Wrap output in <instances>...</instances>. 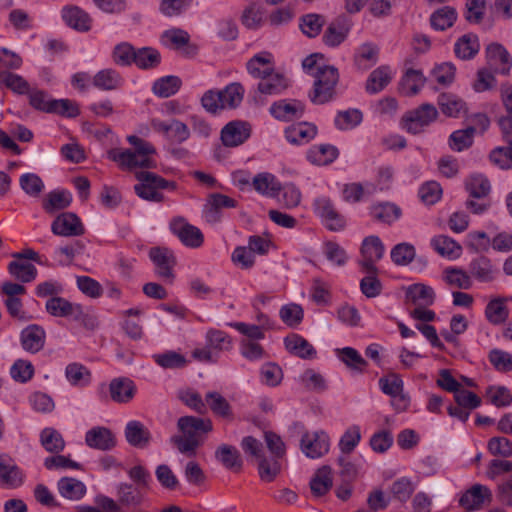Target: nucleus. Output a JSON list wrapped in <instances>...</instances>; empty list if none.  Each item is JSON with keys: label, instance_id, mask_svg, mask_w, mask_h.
Returning <instances> with one entry per match:
<instances>
[{"label": "nucleus", "instance_id": "f257e3e1", "mask_svg": "<svg viewBox=\"0 0 512 512\" xmlns=\"http://www.w3.org/2000/svg\"><path fill=\"white\" fill-rule=\"evenodd\" d=\"M126 140L132 148H113L107 152L108 158L115 162L119 169L134 172L137 169L156 168L155 146L136 135H128Z\"/></svg>", "mask_w": 512, "mask_h": 512}, {"label": "nucleus", "instance_id": "f03ea898", "mask_svg": "<svg viewBox=\"0 0 512 512\" xmlns=\"http://www.w3.org/2000/svg\"><path fill=\"white\" fill-rule=\"evenodd\" d=\"M246 67L249 74L260 79L257 90L261 95H278L289 86L284 75L274 72L272 56L268 52L253 56Z\"/></svg>", "mask_w": 512, "mask_h": 512}, {"label": "nucleus", "instance_id": "7ed1b4c3", "mask_svg": "<svg viewBox=\"0 0 512 512\" xmlns=\"http://www.w3.org/2000/svg\"><path fill=\"white\" fill-rule=\"evenodd\" d=\"M339 81V73L334 66L324 65L318 67L315 73L313 90L309 93L312 103L321 105L331 101L336 95V85Z\"/></svg>", "mask_w": 512, "mask_h": 512}, {"label": "nucleus", "instance_id": "20e7f679", "mask_svg": "<svg viewBox=\"0 0 512 512\" xmlns=\"http://www.w3.org/2000/svg\"><path fill=\"white\" fill-rule=\"evenodd\" d=\"M438 117V111L433 104L423 103L416 109L403 115L401 123L410 134H420Z\"/></svg>", "mask_w": 512, "mask_h": 512}, {"label": "nucleus", "instance_id": "39448f33", "mask_svg": "<svg viewBox=\"0 0 512 512\" xmlns=\"http://www.w3.org/2000/svg\"><path fill=\"white\" fill-rule=\"evenodd\" d=\"M162 45L184 58H194L198 46L190 41L189 33L181 28H171L162 33Z\"/></svg>", "mask_w": 512, "mask_h": 512}, {"label": "nucleus", "instance_id": "423d86ee", "mask_svg": "<svg viewBox=\"0 0 512 512\" xmlns=\"http://www.w3.org/2000/svg\"><path fill=\"white\" fill-rule=\"evenodd\" d=\"M314 213L330 231H342L346 227L345 217L335 208L330 198L320 196L314 200Z\"/></svg>", "mask_w": 512, "mask_h": 512}, {"label": "nucleus", "instance_id": "0eeeda50", "mask_svg": "<svg viewBox=\"0 0 512 512\" xmlns=\"http://www.w3.org/2000/svg\"><path fill=\"white\" fill-rule=\"evenodd\" d=\"M384 253L385 246L378 236L364 238L361 245L362 260L359 261L362 272H379L376 263L383 258Z\"/></svg>", "mask_w": 512, "mask_h": 512}, {"label": "nucleus", "instance_id": "6e6552de", "mask_svg": "<svg viewBox=\"0 0 512 512\" xmlns=\"http://www.w3.org/2000/svg\"><path fill=\"white\" fill-rule=\"evenodd\" d=\"M169 229L180 242L192 249L200 248L204 243V235L202 231L188 223L183 217H177L169 223Z\"/></svg>", "mask_w": 512, "mask_h": 512}, {"label": "nucleus", "instance_id": "1a4fd4ad", "mask_svg": "<svg viewBox=\"0 0 512 512\" xmlns=\"http://www.w3.org/2000/svg\"><path fill=\"white\" fill-rule=\"evenodd\" d=\"M45 308L54 317H72L76 321H84L88 318L93 322V319L83 311L81 305L73 304L59 296L49 298Z\"/></svg>", "mask_w": 512, "mask_h": 512}, {"label": "nucleus", "instance_id": "9d476101", "mask_svg": "<svg viewBox=\"0 0 512 512\" xmlns=\"http://www.w3.org/2000/svg\"><path fill=\"white\" fill-rule=\"evenodd\" d=\"M51 231L57 236L77 237L85 233V227L75 213L64 212L53 220Z\"/></svg>", "mask_w": 512, "mask_h": 512}, {"label": "nucleus", "instance_id": "9b49d317", "mask_svg": "<svg viewBox=\"0 0 512 512\" xmlns=\"http://www.w3.org/2000/svg\"><path fill=\"white\" fill-rule=\"evenodd\" d=\"M300 447L302 452L309 458H320L329 451L330 439L329 436L323 432H306L303 434Z\"/></svg>", "mask_w": 512, "mask_h": 512}, {"label": "nucleus", "instance_id": "f8f14e48", "mask_svg": "<svg viewBox=\"0 0 512 512\" xmlns=\"http://www.w3.org/2000/svg\"><path fill=\"white\" fill-rule=\"evenodd\" d=\"M352 27L351 19L342 14L337 16L326 28L322 40L329 47H337L347 38Z\"/></svg>", "mask_w": 512, "mask_h": 512}, {"label": "nucleus", "instance_id": "ddd939ff", "mask_svg": "<svg viewBox=\"0 0 512 512\" xmlns=\"http://www.w3.org/2000/svg\"><path fill=\"white\" fill-rule=\"evenodd\" d=\"M135 176L139 182L134 186L135 193L145 200L160 201V178L148 171L136 172Z\"/></svg>", "mask_w": 512, "mask_h": 512}, {"label": "nucleus", "instance_id": "4468645a", "mask_svg": "<svg viewBox=\"0 0 512 512\" xmlns=\"http://www.w3.org/2000/svg\"><path fill=\"white\" fill-rule=\"evenodd\" d=\"M250 135L251 125L245 121L235 120L222 128L221 140L226 147H236L243 144Z\"/></svg>", "mask_w": 512, "mask_h": 512}, {"label": "nucleus", "instance_id": "2eb2a0df", "mask_svg": "<svg viewBox=\"0 0 512 512\" xmlns=\"http://www.w3.org/2000/svg\"><path fill=\"white\" fill-rule=\"evenodd\" d=\"M487 63L496 73L508 75L512 67V58L500 43H490L485 49Z\"/></svg>", "mask_w": 512, "mask_h": 512}, {"label": "nucleus", "instance_id": "dca6fc26", "mask_svg": "<svg viewBox=\"0 0 512 512\" xmlns=\"http://www.w3.org/2000/svg\"><path fill=\"white\" fill-rule=\"evenodd\" d=\"M85 443L92 449L109 451L116 446L117 442L115 435L109 428L96 426L86 432Z\"/></svg>", "mask_w": 512, "mask_h": 512}, {"label": "nucleus", "instance_id": "f3484780", "mask_svg": "<svg viewBox=\"0 0 512 512\" xmlns=\"http://www.w3.org/2000/svg\"><path fill=\"white\" fill-rule=\"evenodd\" d=\"M238 202L221 193H212L207 198L205 204V218L210 223H215L221 220V210L224 208H236Z\"/></svg>", "mask_w": 512, "mask_h": 512}, {"label": "nucleus", "instance_id": "a211bd4d", "mask_svg": "<svg viewBox=\"0 0 512 512\" xmlns=\"http://www.w3.org/2000/svg\"><path fill=\"white\" fill-rule=\"evenodd\" d=\"M269 110L270 113L278 120L292 121L303 116L305 106L298 100H292L290 102L286 100H280L274 102Z\"/></svg>", "mask_w": 512, "mask_h": 512}, {"label": "nucleus", "instance_id": "6ab92c4d", "mask_svg": "<svg viewBox=\"0 0 512 512\" xmlns=\"http://www.w3.org/2000/svg\"><path fill=\"white\" fill-rule=\"evenodd\" d=\"M45 330L36 324H32L24 328L20 334L22 348L29 353H37L43 349L45 345Z\"/></svg>", "mask_w": 512, "mask_h": 512}, {"label": "nucleus", "instance_id": "aec40b11", "mask_svg": "<svg viewBox=\"0 0 512 512\" xmlns=\"http://www.w3.org/2000/svg\"><path fill=\"white\" fill-rule=\"evenodd\" d=\"M178 428L184 435L200 438L213 430V424L209 418L183 416L178 419Z\"/></svg>", "mask_w": 512, "mask_h": 512}, {"label": "nucleus", "instance_id": "412c9836", "mask_svg": "<svg viewBox=\"0 0 512 512\" xmlns=\"http://www.w3.org/2000/svg\"><path fill=\"white\" fill-rule=\"evenodd\" d=\"M111 399L116 403H129L135 396L136 386L126 377L113 379L109 384Z\"/></svg>", "mask_w": 512, "mask_h": 512}, {"label": "nucleus", "instance_id": "4be33fe9", "mask_svg": "<svg viewBox=\"0 0 512 512\" xmlns=\"http://www.w3.org/2000/svg\"><path fill=\"white\" fill-rule=\"evenodd\" d=\"M486 500H491V491L486 486L476 484L460 497L459 504L464 509L472 511L479 509Z\"/></svg>", "mask_w": 512, "mask_h": 512}, {"label": "nucleus", "instance_id": "5701e85b", "mask_svg": "<svg viewBox=\"0 0 512 512\" xmlns=\"http://www.w3.org/2000/svg\"><path fill=\"white\" fill-rule=\"evenodd\" d=\"M23 483V473L6 456L0 457V486L16 488Z\"/></svg>", "mask_w": 512, "mask_h": 512}, {"label": "nucleus", "instance_id": "b1692460", "mask_svg": "<svg viewBox=\"0 0 512 512\" xmlns=\"http://www.w3.org/2000/svg\"><path fill=\"white\" fill-rule=\"evenodd\" d=\"M317 134V127L308 122L293 124L285 129V137L291 144H306Z\"/></svg>", "mask_w": 512, "mask_h": 512}, {"label": "nucleus", "instance_id": "393cba45", "mask_svg": "<svg viewBox=\"0 0 512 512\" xmlns=\"http://www.w3.org/2000/svg\"><path fill=\"white\" fill-rule=\"evenodd\" d=\"M62 18L64 22L71 28L86 32L91 28L90 16L77 6H65L62 9Z\"/></svg>", "mask_w": 512, "mask_h": 512}, {"label": "nucleus", "instance_id": "a878e982", "mask_svg": "<svg viewBox=\"0 0 512 512\" xmlns=\"http://www.w3.org/2000/svg\"><path fill=\"white\" fill-rule=\"evenodd\" d=\"M215 458L226 469L240 472L243 467V461L239 450L229 444H221L215 451Z\"/></svg>", "mask_w": 512, "mask_h": 512}, {"label": "nucleus", "instance_id": "bb28decb", "mask_svg": "<svg viewBox=\"0 0 512 512\" xmlns=\"http://www.w3.org/2000/svg\"><path fill=\"white\" fill-rule=\"evenodd\" d=\"M505 146L496 147L490 152L489 159L501 169L512 168V132L501 131Z\"/></svg>", "mask_w": 512, "mask_h": 512}, {"label": "nucleus", "instance_id": "cd10ccee", "mask_svg": "<svg viewBox=\"0 0 512 512\" xmlns=\"http://www.w3.org/2000/svg\"><path fill=\"white\" fill-rule=\"evenodd\" d=\"M285 348L302 359H312L317 351L313 345L302 336L292 333L284 339Z\"/></svg>", "mask_w": 512, "mask_h": 512}, {"label": "nucleus", "instance_id": "c85d7f7f", "mask_svg": "<svg viewBox=\"0 0 512 512\" xmlns=\"http://www.w3.org/2000/svg\"><path fill=\"white\" fill-rule=\"evenodd\" d=\"M333 486L332 469L328 465H323L316 470L310 480L311 493L315 497L326 495Z\"/></svg>", "mask_w": 512, "mask_h": 512}, {"label": "nucleus", "instance_id": "c756f323", "mask_svg": "<svg viewBox=\"0 0 512 512\" xmlns=\"http://www.w3.org/2000/svg\"><path fill=\"white\" fill-rule=\"evenodd\" d=\"M252 186L258 193L270 198L278 197L281 192V183L268 172L257 174L253 178Z\"/></svg>", "mask_w": 512, "mask_h": 512}, {"label": "nucleus", "instance_id": "7c9ffc66", "mask_svg": "<svg viewBox=\"0 0 512 512\" xmlns=\"http://www.w3.org/2000/svg\"><path fill=\"white\" fill-rule=\"evenodd\" d=\"M480 50L479 37L474 33H467L457 39L454 45L455 55L462 60L473 59Z\"/></svg>", "mask_w": 512, "mask_h": 512}, {"label": "nucleus", "instance_id": "2f4dec72", "mask_svg": "<svg viewBox=\"0 0 512 512\" xmlns=\"http://www.w3.org/2000/svg\"><path fill=\"white\" fill-rule=\"evenodd\" d=\"M124 434L127 442L137 448L147 446L151 439L149 430L136 420L127 423Z\"/></svg>", "mask_w": 512, "mask_h": 512}, {"label": "nucleus", "instance_id": "473e14b6", "mask_svg": "<svg viewBox=\"0 0 512 512\" xmlns=\"http://www.w3.org/2000/svg\"><path fill=\"white\" fill-rule=\"evenodd\" d=\"M438 105L441 112L452 118L460 117L461 113L467 112L466 103L457 95L452 93H442L438 96Z\"/></svg>", "mask_w": 512, "mask_h": 512}, {"label": "nucleus", "instance_id": "72a5a7b5", "mask_svg": "<svg viewBox=\"0 0 512 512\" xmlns=\"http://www.w3.org/2000/svg\"><path fill=\"white\" fill-rule=\"evenodd\" d=\"M496 269L491 260L485 256L473 259L469 264V273L480 282H490L495 277Z\"/></svg>", "mask_w": 512, "mask_h": 512}, {"label": "nucleus", "instance_id": "f704fd0d", "mask_svg": "<svg viewBox=\"0 0 512 512\" xmlns=\"http://www.w3.org/2000/svg\"><path fill=\"white\" fill-rule=\"evenodd\" d=\"M162 134L172 144H180L190 136L188 126L176 119L162 122Z\"/></svg>", "mask_w": 512, "mask_h": 512}, {"label": "nucleus", "instance_id": "c9c22d12", "mask_svg": "<svg viewBox=\"0 0 512 512\" xmlns=\"http://www.w3.org/2000/svg\"><path fill=\"white\" fill-rule=\"evenodd\" d=\"M379 48L373 43H363L354 55L355 65L362 70H367L378 61Z\"/></svg>", "mask_w": 512, "mask_h": 512}, {"label": "nucleus", "instance_id": "e433bc0d", "mask_svg": "<svg viewBox=\"0 0 512 512\" xmlns=\"http://www.w3.org/2000/svg\"><path fill=\"white\" fill-rule=\"evenodd\" d=\"M434 298V290L421 283L410 285L406 291V299L417 306H430Z\"/></svg>", "mask_w": 512, "mask_h": 512}, {"label": "nucleus", "instance_id": "4c0bfd02", "mask_svg": "<svg viewBox=\"0 0 512 512\" xmlns=\"http://www.w3.org/2000/svg\"><path fill=\"white\" fill-rule=\"evenodd\" d=\"M336 354L339 360H341L351 371L363 373L368 366V362L355 348L344 347L337 349Z\"/></svg>", "mask_w": 512, "mask_h": 512}, {"label": "nucleus", "instance_id": "58836bf2", "mask_svg": "<svg viewBox=\"0 0 512 512\" xmlns=\"http://www.w3.org/2000/svg\"><path fill=\"white\" fill-rule=\"evenodd\" d=\"M338 156V149L330 144H320L312 146L308 153V160L317 165H328Z\"/></svg>", "mask_w": 512, "mask_h": 512}, {"label": "nucleus", "instance_id": "ea45409f", "mask_svg": "<svg viewBox=\"0 0 512 512\" xmlns=\"http://www.w3.org/2000/svg\"><path fill=\"white\" fill-rule=\"evenodd\" d=\"M420 70L408 69L399 83V90L406 96L416 95L425 83Z\"/></svg>", "mask_w": 512, "mask_h": 512}, {"label": "nucleus", "instance_id": "a19ab883", "mask_svg": "<svg viewBox=\"0 0 512 512\" xmlns=\"http://www.w3.org/2000/svg\"><path fill=\"white\" fill-rule=\"evenodd\" d=\"M457 20V12L451 6H444L434 11L430 16L431 27L437 31H445L452 27Z\"/></svg>", "mask_w": 512, "mask_h": 512}, {"label": "nucleus", "instance_id": "79ce46f5", "mask_svg": "<svg viewBox=\"0 0 512 512\" xmlns=\"http://www.w3.org/2000/svg\"><path fill=\"white\" fill-rule=\"evenodd\" d=\"M206 408L209 407L215 416L232 419L233 412L229 402L218 392H208L205 395Z\"/></svg>", "mask_w": 512, "mask_h": 512}, {"label": "nucleus", "instance_id": "37998d69", "mask_svg": "<svg viewBox=\"0 0 512 512\" xmlns=\"http://www.w3.org/2000/svg\"><path fill=\"white\" fill-rule=\"evenodd\" d=\"M40 443L47 452L53 454L62 452L66 445L62 434L52 427H46L40 432Z\"/></svg>", "mask_w": 512, "mask_h": 512}, {"label": "nucleus", "instance_id": "c03bdc74", "mask_svg": "<svg viewBox=\"0 0 512 512\" xmlns=\"http://www.w3.org/2000/svg\"><path fill=\"white\" fill-rule=\"evenodd\" d=\"M123 84L121 75L113 69H103L93 77V85L100 90H116Z\"/></svg>", "mask_w": 512, "mask_h": 512}, {"label": "nucleus", "instance_id": "a18cd8bd", "mask_svg": "<svg viewBox=\"0 0 512 512\" xmlns=\"http://www.w3.org/2000/svg\"><path fill=\"white\" fill-rule=\"evenodd\" d=\"M475 126H468L465 129L456 130L449 136V147L457 152L469 149L474 143Z\"/></svg>", "mask_w": 512, "mask_h": 512}, {"label": "nucleus", "instance_id": "49530a36", "mask_svg": "<svg viewBox=\"0 0 512 512\" xmlns=\"http://www.w3.org/2000/svg\"><path fill=\"white\" fill-rule=\"evenodd\" d=\"M390 81L391 75L389 67L380 66L370 73L366 81V91L369 94H376L382 91Z\"/></svg>", "mask_w": 512, "mask_h": 512}, {"label": "nucleus", "instance_id": "de8ad7c7", "mask_svg": "<svg viewBox=\"0 0 512 512\" xmlns=\"http://www.w3.org/2000/svg\"><path fill=\"white\" fill-rule=\"evenodd\" d=\"M465 188L473 198L482 199L491 191L490 181L483 174H473L465 181Z\"/></svg>", "mask_w": 512, "mask_h": 512}, {"label": "nucleus", "instance_id": "09e8293b", "mask_svg": "<svg viewBox=\"0 0 512 512\" xmlns=\"http://www.w3.org/2000/svg\"><path fill=\"white\" fill-rule=\"evenodd\" d=\"M431 245L441 256L458 258L462 253L461 245L445 235L434 237L431 240Z\"/></svg>", "mask_w": 512, "mask_h": 512}, {"label": "nucleus", "instance_id": "8fccbe9b", "mask_svg": "<svg viewBox=\"0 0 512 512\" xmlns=\"http://www.w3.org/2000/svg\"><path fill=\"white\" fill-rule=\"evenodd\" d=\"M9 273L23 283L33 281L37 276L36 267L19 259L13 260L8 265Z\"/></svg>", "mask_w": 512, "mask_h": 512}, {"label": "nucleus", "instance_id": "3c124183", "mask_svg": "<svg viewBox=\"0 0 512 512\" xmlns=\"http://www.w3.org/2000/svg\"><path fill=\"white\" fill-rule=\"evenodd\" d=\"M72 196L69 192L64 190H55L47 195L43 203V208L47 213H53L57 210H63L70 206Z\"/></svg>", "mask_w": 512, "mask_h": 512}, {"label": "nucleus", "instance_id": "603ef678", "mask_svg": "<svg viewBox=\"0 0 512 512\" xmlns=\"http://www.w3.org/2000/svg\"><path fill=\"white\" fill-rule=\"evenodd\" d=\"M58 489L60 494L67 499H80L86 492L85 485L75 479L64 477L58 482Z\"/></svg>", "mask_w": 512, "mask_h": 512}, {"label": "nucleus", "instance_id": "864d4df0", "mask_svg": "<svg viewBox=\"0 0 512 512\" xmlns=\"http://www.w3.org/2000/svg\"><path fill=\"white\" fill-rule=\"evenodd\" d=\"M502 102L506 110V115L498 119L501 131L512 132V85L505 83L501 86Z\"/></svg>", "mask_w": 512, "mask_h": 512}, {"label": "nucleus", "instance_id": "5fc2aeb1", "mask_svg": "<svg viewBox=\"0 0 512 512\" xmlns=\"http://www.w3.org/2000/svg\"><path fill=\"white\" fill-rule=\"evenodd\" d=\"M220 93L223 102V109H233L239 106L242 102L244 87L238 82H233L220 90Z\"/></svg>", "mask_w": 512, "mask_h": 512}, {"label": "nucleus", "instance_id": "6e6d98bb", "mask_svg": "<svg viewBox=\"0 0 512 512\" xmlns=\"http://www.w3.org/2000/svg\"><path fill=\"white\" fill-rule=\"evenodd\" d=\"M508 315V308L505 306L504 300L500 298L491 300L485 308V316L493 325L504 323Z\"/></svg>", "mask_w": 512, "mask_h": 512}, {"label": "nucleus", "instance_id": "4d7b16f0", "mask_svg": "<svg viewBox=\"0 0 512 512\" xmlns=\"http://www.w3.org/2000/svg\"><path fill=\"white\" fill-rule=\"evenodd\" d=\"M325 24L324 16L320 14H306L300 18V29L309 38L318 36Z\"/></svg>", "mask_w": 512, "mask_h": 512}, {"label": "nucleus", "instance_id": "13d9d810", "mask_svg": "<svg viewBox=\"0 0 512 512\" xmlns=\"http://www.w3.org/2000/svg\"><path fill=\"white\" fill-rule=\"evenodd\" d=\"M371 215L379 222L391 224L400 217L401 209L391 203L378 204L372 207Z\"/></svg>", "mask_w": 512, "mask_h": 512}, {"label": "nucleus", "instance_id": "bf43d9fd", "mask_svg": "<svg viewBox=\"0 0 512 512\" xmlns=\"http://www.w3.org/2000/svg\"><path fill=\"white\" fill-rule=\"evenodd\" d=\"M66 378L73 386H86L91 381L90 371L79 363H71L65 370Z\"/></svg>", "mask_w": 512, "mask_h": 512}, {"label": "nucleus", "instance_id": "052dcab7", "mask_svg": "<svg viewBox=\"0 0 512 512\" xmlns=\"http://www.w3.org/2000/svg\"><path fill=\"white\" fill-rule=\"evenodd\" d=\"M279 458L267 459L264 455L258 459L259 477L264 482H272L281 471Z\"/></svg>", "mask_w": 512, "mask_h": 512}, {"label": "nucleus", "instance_id": "680f3d73", "mask_svg": "<svg viewBox=\"0 0 512 512\" xmlns=\"http://www.w3.org/2000/svg\"><path fill=\"white\" fill-rule=\"evenodd\" d=\"M391 260L397 266H406L415 258L416 251L410 243H399L391 250Z\"/></svg>", "mask_w": 512, "mask_h": 512}, {"label": "nucleus", "instance_id": "e2e57ef3", "mask_svg": "<svg viewBox=\"0 0 512 512\" xmlns=\"http://www.w3.org/2000/svg\"><path fill=\"white\" fill-rule=\"evenodd\" d=\"M27 95L32 108L45 113L51 112L52 102L55 99H52L46 91L33 88L29 90Z\"/></svg>", "mask_w": 512, "mask_h": 512}, {"label": "nucleus", "instance_id": "0e129e2a", "mask_svg": "<svg viewBox=\"0 0 512 512\" xmlns=\"http://www.w3.org/2000/svg\"><path fill=\"white\" fill-rule=\"evenodd\" d=\"M445 281L460 289H469L472 286L470 275L462 269L449 267L444 271Z\"/></svg>", "mask_w": 512, "mask_h": 512}, {"label": "nucleus", "instance_id": "69168bd1", "mask_svg": "<svg viewBox=\"0 0 512 512\" xmlns=\"http://www.w3.org/2000/svg\"><path fill=\"white\" fill-rule=\"evenodd\" d=\"M19 184L22 190L31 197H38L44 189L42 179L35 173L21 175Z\"/></svg>", "mask_w": 512, "mask_h": 512}, {"label": "nucleus", "instance_id": "338daca9", "mask_svg": "<svg viewBox=\"0 0 512 512\" xmlns=\"http://www.w3.org/2000/svg\"><path fill=\"white\" fill-rule=\"evenodd\" d=\"M415 486L408 477H401L393 482L390 491L395 499L407 502L412 496Z\"/></svg>", "mask_w": 512, "mask_h": 512}, {"label": "nucleus", "instance_id": "774afa93", "mask_svg": "<svg viewBox=\"0 0 512 512\" xmlns=\"http://www.w3.org/2000/svg\"><path fill=\"white\" fill-rule=\"evenodd\" d=\"M487 450L493 456L510 457L512 456V441L502 436L492 437L487 443Z\"/></svg>", "mask_w": 512, "mask_h": 512}]
</instances>
